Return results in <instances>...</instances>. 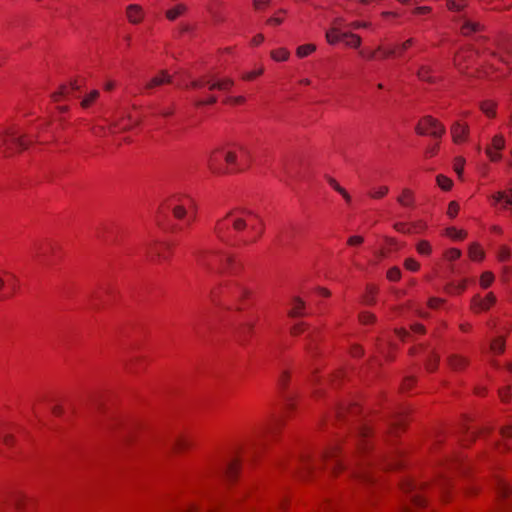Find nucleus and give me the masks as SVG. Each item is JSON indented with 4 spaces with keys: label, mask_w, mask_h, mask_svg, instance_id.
I'll use <instances>...</instances> for the list:
<instances>
[{
    "label": "nucleus",
    "mask_w": 512,
    "mask_h": 512,
    "mask_svg": "<svg viewBox=\"0 0 512 512\" xmlns=\"http://www.w3.org/2000/svg\"><path fill=\"white\" fill-rule=\"evenodd\" d=\"M214 231L218 239L227 246L242 250L263 235L264 222L253 211L237 208L218 220Z\"/></svg>",
    "instance_id": "1"
},
{
    "label": "nucleus",
    "mask_w": 512,
    "mask_h": 512,
    "mask_svg": "<svg viewBox=\"0 0 512 512\" xmlns=\"http://www.w3.org/2000/svg\"><path fill=\"white\" fill-rule=\"evenodd\" d=\"M208 167L214 174H224L230 171H240L242 167L237 162V155L233 151L215 149L208 158Z\"/></svg>",
    "instance_id": "2"
},
{
    "label": "nucleus",
    "mask_w": 512,
    "mask_h": 512,
    "mask_svg": "<svg viewBox=\"0 0 512 512\" xmlns=\"http://www.w3.org/2000/svg\"><path fill=\"white\" fill-rule=\"evenodd\" d=\"M240 465V456H230L219 463H215L210 467V472L216 474L219 477L226 478L228 481H232L236 478L238 468Z\"/></svg>",
    "instance_id": "3"
},
{
    "label": "nucleus",
    "mask_w": 512,
    "mask_h": 512,
    "mask_svg": "<svg viewBox=\"0 0 512 512\" xmlns=\"http://www.w3.org/2000/svg\"><path fill=\"white\" fill-rule=\"evenodd\" d=\"M419 135H430L434 138H441L445 133V127L432 116H424L415 127Z\"/></svg>",
    "instance_id": "4"
},
{
    "label": "nucleus",
    "mask_w": 512,
    "mask_h": 512,
    "mask_svg": "<svg viewBox=\"0 0 512 512\" xmlns=\"http://www.w3.org/2000/svg\"><path fill=\"white\" fill-rule=\"evenodd\" d=\"M194 206V201L189 196L174 195L165 204L171 210L176 219H182L187 213L186 207Z\"/></svg>",
    "instance_id": "5"
},
{
    "label": "nucleus",
    "mask_w": 512,
    "mask_h": 512,
    "mask_svg": "<svg viewBox=\"0 0 512 512\" xmlns=\"http://www.w3.org/2000/svg\"><path fill=\"white\" fill-rule=\"evenodd\" d=\"M28 145L29 143L19 135L18 130L15 128L5 130L0 137V146H5L7 150H24Z\"/></svg>",
    "instance_id": "6"
},
{
    "label": "nucleus",
    "mask_w": 512,
    "mask_h": 512,
    "mask_svg": "<svg viewBox=\"0 0 512 512\" xmlns=\"http://www.w3.org/2000/svg\"><path fill=\"white\" fill-rule=\"evenodd\" d=\"M233 84V80L229 78L216 80L214 78L210 79L207 77H202L200 79L192 81L191 87L194 89H202L207 86L210 91H227L233 86Z\"/></svg>",
    "instance_id": "7"
},
{
    "label": "nucleus",
    "mask_w": 512,
    "mask_h": 512,
    "mask_svg": "<svg viewBox=\"0 0 512 512\" xmlns=\"http://www.w3.org/2000/svg\"><path fill=\"white\" fill-rule=\"evenodd\" d=\"M326 39L329 44H336L340 41L345 42L349 47L357 48L360 46L361 38L352 33H342L338 29H331L326 32Z\"/></svg>",
    "instance_id": "8"
},
{
    "label": "nucleus",
    "mask_w": 512,
    "mask_h": 512,
    "mask_svg": "<svg viewBox=\"0 0 512 512\" xmlns=\"http://www.w3.org/2000/svg\"><path fill=\"white\" fill-rule=\"evenodd\" d=\"M496 493L499 501V507L501 510L506 509L509 506V499L511 496V489L502 478H497L495 482Z\"/></svg>",
    "instance_id": "9"
},
{
    "label": "nucleus",
    "mask_w": 512,
    "mask_h": 512,
    "mask_svg": "<svg viewBox=\"0 0 512 512\" xmlns=\"http://www.w3.org/2000/svg\"><path fill=\"white\" fill-rule=\"evenodd\" d=\"M322 459L327 462V465L334 472L344 467L343 461L340 458V451L338 446L334 445L327 450L323 455Z\"/></svg>",
    "instance_id": "10"
},
{
    "label": "nucleus",
    "mask_w": 512,
    "mask_h": 512,
    "mask_svg": "<svg viewBox=\"0 0 512 512\" xmlns=\"http://www.w3.org/2000/svg\"><path fill=\"white\" fill-rule=\"evenodd\" d=\"M24 505V496L11 495L9 498L0 499V512H10L11 509L21 510Z\"/></svg>",
    "instance_id": "11"
},
{
    "label": "nucleus",
    "mask_w": 512,
    "mask_h": 512,
    "mask_svg": "<svg viewBox=\"0 0 512 512\" xmlns=\"http://www.w3.org/2000/svg\"><path fill=\"white\" fill-rule=\"evenodd\" d=\"M80 89L81 84L78 80H74L69 85H61L59 91L53 93L51 97L54 101H59L61 98H66L75 91H80Z\"/></svg>",
    "instance_id": "12"
},
{
    "label": "nucleus",
    "mask_w": 512,
    "mask_h": 512,
    "mask_svg": "<svg viewBox=\"0 0 512 512\" xmlns=\"http://www.w3.org/2000/svg\"><path fill=\"white\" fill-rule=\"evenodd\" d=\"M117 233L118 228L112 224H105L97 229L96 236L106 242H113L117 237Z\"/></svg>",
    "instance_id": "13"
},
{
    "label": "nucleus",
    "mask_w": 512,
    "mask_h": 512,
    "mask_svg": "<svg viewBox=\"0 0 512 512\" xmlns=\"http://www.w3.org/2000/svg\"><path fill=\"white\" fill-rule=\"evenodd\" d=\"M272 428H266L264 431L259 433L257 438L252 441V443L249 445L248 448L243 450V454L247 456L254 457L258 451L262 448L264 445V436L266 433H269Z\"/></svg>",
    "instance_id": "14"
},
{
    "label": "nucleus",
    "mask_w": 512,
    "mask_h": 512,
    "mask_svg": "<svg viewBox=\"0 0 512 512\" xmlns=\"http://www.w3.org/2000/svg\"><path fill=\"white\" fill-rule=\"evenodd\" d=\"M407 493L409 494L410 501L415 506H423L424 505V498L422 495L418 492L416 484L408 483L405 487Z\"/></svg>",
    "instance_id": "15"
},
{
    "label": "nucleus",
    "mask_w": 512,
    "mask_h": 512,
    "mask_svg": "<svg viewBox=\"0 0 512 512\" xmlns=\"http://www.w3.org/2000/svg\"><path fill=\"white\" fill-rule=\"evenodd\" d=\"M496 301V298L493 293H489L484 299L479 297H475L473 300V305L475 308L479 310L489 309Z\"/></svg>",
    "instance_id": "16"
},
{
    "label": "nucleus",
    "mask_w": 512,
    "mask_h": 512,
    "mask_svg": "<svg viewBox=\"0 0 512 512\" xmlns=\"http://www.w3.org/2000/svg\"><path fill=\"white\" fill-rule=\"evenodd\" d=\"M451 132L453 140L458 143L465 139L466 135L468 134V127L457 122L452 126Z\"/></svg>",
    "instance_id": "17"
},
{
    "label": "nucleus",
    "mask_w": 512,
    "mask_h": 512,
    "mask_svg": "<svg viewBox=\"0 0 512 512\" xmlns=\"http://www.w3.org/2000/svg\"><path fill=\"white\" fill-rule=\"evenodd\" d=\"M127 17L133 24H137L142 19V9L136 4H131L127 7Z\"/></svg>",
    "instance_id": "18"
},
{
    "label": "nucleus",
    "mask_w": 512,
    "mask_h": 512,
    "mask_svg": "<svg viewBox=\"0 0 512 512\" xmlns=\"http://www.w3.org/2000/svg\"><path fill=\"white\" fill-rule=\"evenodd\" d=\"M413 42H414L413 39H409L395 48L387 49L384 51L383 56L384 57L400 56L406 49H408L413 44Z\"/></svg>",
    "instance_id": "19"
},
{
    "label": "nucleus",
    "mask_w": 512,
    "mask_h": 512,
    "mask_svg": "<svg viewBox=\"0 0 512 512\" xmlns=\"http://www.w3.org/2000/svg\"><path fill=\"white\" fill-rule=\"evenodd\" d=\"M371 433V428L369 427L368 424H360L358 427H357V430H356V438H357V441H358V446L359 448H363L364 449V441L367 437H369Z\"/></svg>",
    "instance_id": "20"
},
{
    "label": "nucleus",
    "mask_w": 512,
    "mask_h": 512,
    "mask_svg": "<svg viewBox=\"0 0 512 512\" xmlns=\"http://www.w3.org/2000/svg\"><path fill=\"white\" fill-rule=\"evenodd\" d=\"M164 83H171V77L165 71L161 73L160 76L153 77L146 85V89H152L156 86L162 85Z\"/></svg>",
    "instance_id": "21"
},
{
    "label": "nucleus",
    "mask_w": 512,
    "mask_h": 512,
    "mask_svg": "<svg viewBox=\"0 0 512 512\" xmlns=\"http://www.w3.org/2000/svg\"><path fill=\"white\" fill-rule=\"evenodd\" d=\"M358 412V407L356 405H341L337 409V417L339 420L346 419L348 414L355 415Z\"/></svg>",
    "instance_id": "22"
},
{
    "label": "nucleus",
    "mask_w": 512,
    "mask_h": 512,
    "mask_svg": "<svg viewBox=\"0 0 512 512\" xmlns=\"http://www.w3.org/2000/svg\"><path fill=\"white\" fill-rule=\"evenodd\" d=\"M397 201L403 207H413L414 206V196L411 190L404 189L402 194L397 198Z\"/></svg>",
    "instance_id": "23"
},
{
    "label": "nucleus",
    "mask_w": 512,
    "mask_h": 512,
    "mask_svg": "<svg viewBox=\"0 0 512 512\" xmlns=\"http://www.w3.org/2000/svg\"><path fill=\"white\" fill-rule=\"evenodd\" d=\"M432 69L429 66H421L418 70V77L422 81H426L429 83H435L436 77L431 75Z\"/></svg>",
    "instance_id": "24"
},
{
    "label": "nucleus",
    "mask_w": 512,
    "mask_h": 512,
    "mask_svg": "<svg viewBox=\"0 0 512 512\" xmlns=\"http://www.w3.org/2000/svg\"><path fill=\"white\" fill-rule=\"evenodd\" d=\"M304 302L298 298V297H295L293 299V307L291 308V310L289 311V316L290 317H298V316H302L303 315V309H304Z\"/></svg>",
    "instance_id": "25"
},
{
    "label": "nucleus",
    "mask_w": 512,
    "mask_h": 512,
    "mask_svg": "<svg viewBox=\"0 0 512 512\" xmlns=\"http://www.w3.org/2000/svg\"><path fill=\"white\" fill-rule=\"evenodd\" d=\"M467 359L458 356V355H452L449 357V365L454 370H460L463 367L467 365Z\"/></svg>",
    "instance_id": "26"
},
{
    "label": "nucleus",
    "mask_w": 512,
    "mask_h": 512,
    "mask_svg": "<svg viewBox=\"0 0 512 512\" xmlns=\"http://www.w3.org/2000/svg\"><path fill=\"white\" fill-rule=\"evenodd\" d=\"M462 33L464 35H470L471 33H475L482 30V26L479 23L471 22L466 20L461 28Z\"/></svg>",
    "instance_id": "27"
},
{
    "label": "nucleus",
    "mask_w": 512,
    "mask_h": 512,
    "mask_svg": "<svg viewBox=\"0 0 512 512\" xmlns=\"http://www.w3.org/2000/svg\"><path fill=\"white\" fill-rule=\"evenodd\" d=\"M493 200L496 203H504V207L507 205L512 206V189L510 190V196L507 195L505 192H497L493 195Z\"/></svg>",
    "instance_id": "28"
},
{
    "label": "nucleus",
    "mask_w": 512,
    "mask_h": 512,
    "mask_svg": "<svg viewBox=\"0 0 512 512\" xmlns=\"http://www.w3.org/2000/svg\"><path fill=\"white\" fill-rule=\"evenodd\" d=\"M187 447H189V441L184 436L179 435V436L175 437V439L172 442V448L175 451H182V450L186 449Z\"/></svg>",
    "instance_id": "29"
},
{
    "label": "nucleus",
    "mask_w": 512,
    "mask_h": 512,
    "mask_svg": "<svg viewBox=\"0 0 512 512\" xmlns=\"http://www.w3.org/2000/svg\"><path fill=\"white\" fill-rule=\"evenodd\" d=\"M327 180H328V183L331 185V187H333L338 193H340L343 196V198L346 200L347 203L351 202L350 195L347 193V191L344 188H342L337 183V181L334 178L328 177Z\"/></svg>",
    "instance_id": "30"
},
{
    "label": "nucleus",
    "mask_w": 512,
    "mask_h": 512,
    "mask_svg": "<svg viewBox=\"0 0 512 512\" xmlns=\"http://www.w3.org/2000/svg\"><path fill=\"white\" fill-rule=\"evenodd\" d=\"M464 0H447L446 6L449 10L454 12H459L464 9L465 7Z\"/></svg>",
    "instance_id": "31"
},
{
    "label": "nucleus",
    "mask_w": 512,
    "mask_h": 512,
    "mask_svg": "<svg viewBox=\"0 0 512 512\" xmlns=\"http://www.w3.org/2000/svg\"><path fill=\"white\" fill-rule=\"evenodd\" d=\"M437 184L438 186L445 190V191H448L451 189L452 185H453V182L451 179L447 178L446 176L444 175H438L437 178Z\"/></svg>",
    "instance_id": "32"
},
{
    "label": "nucleus",
    "mask_w": 512,
    "mask_h": 512,
    "mask_svg": "<svg viewBox=\"0 0 512 512\" xmlns=\"http://www.w3.org/2000/svg\"><path fill=\"white\" fill-rule=\"evenodd\" d=\"M505 343L503 338H496L491 342L490 349L493 353L499 354L504 351Z\"/></svg>",
    "instance_id": "33"
},
{
    "label": "nucleus",
    "mask_w": 512,
    "mask_h": 512,
    "mask_svg": "<svg viewBox=\"0 0 512 512\" xmlns=\"http://www.w3.org/2000/svg\"><path fill=\"white\" fill-rule=\"evenodd\" d=\"M316 50V46L314 44H305L301 45L297 48V55L299 57H306L310 53L314 52Z\"/></svg>",
    "instance_id": "34"
},
{
    "label": "nucleus",
    "mask_w": 512,
    "mask_h": 512,
    "mask_svg": "<svg viewBox=\"0 0 512 512\" xmlns=\"http://www.w3.org/2000/svg\"><path fill=\"white\" fill-rule=\"evenodd\" d=\"M99 97V91L98 90H93L90 92V94H88L87 96H85L81 102V106L83 108H88L97 98Z\"/></svg>",
    "instance_id": "35"
},
{
    "label": "nucleus",
    "mask_w": 512,
    "mask_h": 512,
    "mask_svg": "<svg viewBox=\"0 0 512 512\" xmlns=\"http://www.w3.org/2000/svg\"><path fill=\"white\" fill-rule=\"evenodd\" d=\"M495 103L492 101H484L481 104V110L488 116V117H494L495 116Z\"/></svg>",
    "instance_id": "36"
},
{
    "label": "nucleus",
    "mask_w": 512,
    "mask_h": 512,
    "mask_svg": "<svg viewBox=\"0 0 512 512\" xmlns=\"http://www.w3.org/2000/svg\"><path fill=\"white\" fill-rule=\"evenodd\" d=\"M271 56L275 61H285L289 57V52L284 48H280L272 51Z\"/></svg>",
    "instance_id": "37"
},
{
    "label": "nucleus",
    "mask_w": 512,
    "mask_h": 512,
    "mask_svg": "<svg viewBox=\"0 0 512 512\" xmlns=\"http://www.w3.org/2000/svg\"><path fill=\"white\" fill-rule=\"evenodd\" d=\"M185 10V6L182 4L177 5L175 8L170 9L166 12V16L169 20L176 19L179 15H181Z\"/></svg>",
    "instance_id": "38"
},
{
    "label": "nucleus",
    "mask_w": 512,
    "mask_h": 512,
    "mask_svg": "<svg viewBox=\"0 0 512 512\" xmlns=\"http://www.w3.org/2000/svg\"><path fill=\"white\" fill-rule=\"evenodd\" d=\"M297 233V229L295 227H290L284 230L280 235L281 242H288L294 235Z\"/></svg>",
    "instance_id": "39"
},
{
    "label": "nucleus",
    "mask_w": 512,
    "mask_h": 512,
    "mask_svg": "<svg viewBox=\"0 0 512 512\" xmlns=\"http://www.w3.org/2000/svg\"><path fill=\"white\" fill-rule=\"evenodd\" d=\"M394 227L400 233H411L415 228L414 225L404 222L395 223Z\"/></svg>",
    "instance_id": "40"
},
{
    "label": "nucleus",
    "mask_w": 512,
    "mask_h": 512,
    "mask_svg": "<svg viewBox=\"0 0 512 512\" xmlns=\"http://www.w3.org/2000/svg\"><path fill=\"white\" fill-rule=\"evenodd\" d=\"M494 280V276L491 272H484L481 276L480 283L483 288H487L491 285Z\"/></svg>",
    "instance_id": "41"
},
{
    "label": "nucleus",
    "mask_w": 512,
    "mask_h": 512,
    "mask_svg": "<svg viewBox=\"0 0 512 512\" xmlns=\"http://www.w3.org/2000/svg\"><path fill=\"white\" fill-rule=\"evenodd\" d=\"M217 102V97L214 95H210L207 99H200L195 101V105L197 107H201L204 105H213Z\"/></svg>",
    "instance_id": "42"
},
{
    "label": "nucleus",
    "mask_w": 512,
    "mask_h": 512,
    "mask_svg": "<svg viewBox=\"0 0 512 512\" xmlns=\"http://www.w3.org/2000/svg\"><path fill=\"white\" fill-rule=\"evenodd\" d=\"M504 139L501 135H496L492 140V146L495 150L500 151L504 148Z\"/></svg>",
    "instance_id": "43"
},
{
    "label": "nucleus",
    "mask_w": 512,
    "mask_h": 512,
    "mask_svg": "<svg viewBox=\"0 0 512 512\" xmlns=\"http://www.w3.org/2000/svg\"><path fill=\"white\" fill-rule=\"evenodd\" d=\"M446 232H447V235L453 239H462L464 237V232L458 231L454 227L447 228Z\"/></svg>",
    "instance_id": "44"
},
{
    "label": "nucleus",
    "mask_w": 512,
    "mask_h": 512,
    "mask_svg": "<svg viewBox=\"0 0 512 512\" xmlns=\"http://www.w3.org/2000/svg\"><path fill=\"white\" fill-rule=\"evenodd\" d=\"M417 251L420 254H429L431 252L430 244L426 241H421L417 244Z\"/></svg>",
    "instance_id": "45"
},
{
    "label": "nucleus",
    "mask_w": 512,
    "mask_h": 512,
    "mask_svg": "<svg viewBox=\"0 0 512 512\" xmlns=\"http://www.w3.org/2000/svg\"><path fill=\"white\" fill-rule=\"evenodd\" d=\"M401 276L400 270L397 267H393L388 270L387 278L391 281H397Z\"/></svg>",
    "instance_id": "46"
},
{
    "label": "nucleus",
    "mask_w": 512,
    "mask_h": 512,
    "mask_svg": "<svg viewBox=\"0 0 512 512\" xmlns=\"http://www.w3.org/2000/svg\"><path fill=\"white\" fill-rule=\"evenodd\" d=\"M376 293V289L373 286L368 287L367 295L364 296V302L368 305L374 303V295Z\"/></svg>",
    "instance_id": "47"
},
{
    "label": "nucleus",
    "mask_w": 512,
    "mask_h": 512,
    "mask_svg": "<svg viewBox=\"0 0 512 512\" xmlns=\"http://www.w3.org/2000/svg\"><path fill=\"white\" fill-rule=\"evenodd\" d=\"M458 211H459V204L455 201L450 202L449 206H448L447 214L451 218H454L457 215Z\"/></svg>",
    "instance_id": "48"
},
{
    "label": "nucleus",
    "mask_w": 512,
    "mask_h": 512,
    "mask_svg": "<svg viewBox=\"0 0 512 512\" xmlns=\"http://www.w3.org/2000/svg\"><path fill=\"white\" fill-rule=\"evenodd\" d=\"M404 265L411 271H416L419 268V263L415 261V258H406Z\"/></svg>",
    "instance_id": "49"
},
{
    "label": "nucleus",
    "mask_w": 512,
    "mask_h": 512,
    "mask_svg": "<svg viewBox=\"0 0 512 512\" xmlns=\"http://www.w3.org/2000/svg\"><path fill=\"white\" fill-rule=\"evenodd\" d=\"M245 102V98L243 96L238 97H228L224 100L226 104L240 105Z\"/></svg>",
    "instance_id": "50"
},
{
    "label": "nucleus",
    "mask_w": 512,
    "mask_h": 512,
    "mask_svg": "<svg viewBox=\"0 0 512 512\" xmlns=\"http://www.w3.org/2000/svg\"><path fill=\"white\" fill-rule=\"evenodd\" d=\"M465 160L461 157L455 159L454 170L460 176L463 172Z\"/></svg>",
    "instance_id": "51"
},
{
    "label": "nucleus",
    "mask_w": 512,
    "mask_h": 512,
    "mask_svg": "<svg viewBox=\"0 0 512 512\" xmlns=\"http://www.w3.org/2000/svg\"><path fill=\"white\" fill-rule=\"evenodd\" d=\"M500 435L503 439L510 438L512 436V425H505L501 427Z\"/></svg>",
    "instance_id": "52"
},
{
    "label": "nucleus",
    "mask_w": 512,
    "mask_h": 512,
    "mask_svg": "<svg viewBox=\"0 0 512 512\" xmlns=\"http://www.w3.org/2000/svg\"><path fill=\"white\" fill-rule=\"evenodd\" d=\"M438 359L439 358L437 355H431V358L426 363V367L429 371H433L436 369Z\"/></svg>",
    "instance_id": "53"
},
{
    "label": "nucleus",
    "mask_w": 512,
    "mask_h": 512,
    "mask_svg": "<svg viewBox=\"0 0 512 512\" xmlns=\"http://www.w3.org/2000/svg\"><path fill=\"white\" fill-rule=\"evenodd\" d=\"M468 256H474V257L484 256V253L480 249L479 245L473 244V245L470 246V251H469Z\"/></svg>",
    "instance_id": "54"
},
{
    "label": "nucleus",
    "mask_w": 512,
    "mask_h": 512,
    "mask_svg": "<svg viewBox=\"0 0 512 512\" xmlns=\"http://www.w3.org/2000/svg\"><path fill=\"white\" fill-rule=\"evenodd\" d=\"M360 318V321L363 323V324H368L370 322H373L374 320V315L371 314V313H368V312H363L360 314L359 316Z\"/></svg>",
    "instance_id": "55"
},
{
    "label": "nucleus",
    "mask_w": 512,
    "mask_h": 512,
    "mask_svg": "<svg viewBox=\"0 0 512 512\" xmlns=\"http://www.w3.org/2000/svg\"><path fill=\"white\" fill-rule=\"evenodd\" d=\"M262 72H263V70H262V69H260V70H256V71H252V72H248V73H246V74H244V75H243V79H244V80H248V81L253 80V79H255L256 77H258L259 75H261V74H262Z\"/></svg>",
    "instance_id": "56"
},
{
    "label": "nucleus",
    "mask_w": 512,
    "mask_h": 512,
    "mask_svg": "<svg viewBox=\"0 0 512 512\" xmlns=\"http://www.w3.org/2000/svg\"><path fill=\"white\" fill-rule=\"evenodd\" d=\"M387 193H388V187L387 186H382V187L379 188L378 191L372 193L371 197H373V198H382Z\"/></svg>",
    "instance_id": "57"
},
{
    "label": "nucleus",
    "mask_w": 512,
    "mask_h": 512,
    "mask_svg": "<svg viewBox=\"0 0 512 512\" xmlns=\"http://www.w3.org/2000/svg\"><path fill=\"white\" fill-rule=\"evenodd\" d=\"M443 299L441 298H436V297H433V298H430L429 301H428V305L430 308H437L440 304L443 303Z\"/></svg>",
    "instance_id": "58"
},
{
    "label": "nucleus",
    "mask_w": 512,
    "mask_h": 512,
    "mask_svg": "<svg viewBox=\"0 0 512 512\" xmlns=\"http://www.w3.org/2000/svg\"><path fill=\"white\" fill-rule=\"evenodd\" d=\"M270 0H253L255 9L260 10L262 7L269 5Z\"/></svg>",
    "instance_id": "59"
},
{
    "label": "nucleus",
    "mask_w": 512,
    "mask_h": 512,
    "mask_svg": "<svg viewBox=\"0 0 512 512\" xmlns=\"http://www.w3.org/2000/svg\"><path fill=\"white\" fill-rule=\"evenodd\" d=\"M158 225L165 231H174L177 226L176 225H166L164 224L163 220L161 219V217H159L158 219Z\"/></svg>",
    "instance_id": "60"
},
{
    "label": "nucleus",
    "mask_w": 512,
    "mask_h": 512,
    "mask_svg": "<svg viewBox=\"0 0 512 512\" xmlns=\"http://www.w3.org/2000/svg\"><path fill=\"white\" fill-rule=\"evenodd\" d=\"M363 242V238L361 236H352L348 240V244L351 246L360 245Z\"/></svg>",
    "instance_id": "61"
},
{
    "label": "nucleus",
    "mask_w": 512,
    "mask_h": 512,
    "mask_svg": "<svg viewBox=\"0 0 512 512\" xmlns=\"http://www.w3.org/2000/svg\"><path fill=\"white\" fill-rule=\"evenodd\" d=\"M486 154L489 156L491 161H497L500 159V154L494 153L491 147H487Z\"/></svg>",
    "instance_id": "62"
},
{
    "label": "nucleus",
    "mask_w": 512,
    "mask_h": 512,
    "mask_svg": "<svg viewBox=\"0 0 512 512\" xmlns=\"http://www.w3.org/2000/svg\"><path fill=\"white\" fill-rule=\"evenodd\" d=\"M303 323H296L292 328H291V333L294 334V335H297L299 333H301L303 331Z\"/></svg>",
    "instance_id": "63"
},
{
    "label": "nucleus",
    "mask_w": 512,
    "mask_h": 512,
    "mask_svg": "<svg viewBox=\"0 0 512 512\" xmlns=\"http://www.w3.org/2000/svg\"><path fill=\"white\" fill-rule=\"evenodd\" d=\"M437 153V146L428 147L425 151L426 157H432Z\"/></svg>",
    "instance_id": "64"
}]
</instances>
